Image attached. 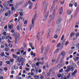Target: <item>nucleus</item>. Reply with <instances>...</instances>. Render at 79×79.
<instances>
[{"mask_svg": "<svg viewBox=\"0 0 79 79\" xmlns=\"http://www.w3.org/2000/svg\"><path fill=\"white\" fill-rule=\"evenodd\" d=\"M30 47H31V48L33 47L32 46L33 45H32V43H30Z\"/></svg>", "mask_w": 79, "mask_h": 79, "instance_id": "obj_62", "label": "nucleus"}, {"mask_svg": "<svg viewBox=\"0 0 79 79\" xmlns=\"http://www.w3.org/2000/svg\"><path fill=\"white\" fill-rule=\"evenodd\" d=\"M64 56L62 57V59H61L59 63V65L61 67L62 66H64V63L63 62V61L64 59Z\"/></svg>", "mask_w": 79, "mask_h": 79, "instance_id": "obj_6", "label": "nucleus"}, {"mask_svg": "<svg viewBox=\"0 0 79 79\" xmlns=\"http://www.w3.org/2000/svg\"><path fill=\"white\" fill-rule=\"evenodd\" d=\"M25 70L26 71H29V69L28 68L26 67L25 68Z\"/></svg>", "mask_w": 79, "mask_h": 79, "instance_id": "obj_54", "label": "nucleus"}, {"mask_svg": "<svg viewBox=\"0 0 79 79\" xmlns=\"http://www.w3.org/2000/svg\"><path fill=\"white\" fill-rule=\"evenodd\" d=\"M24 59H23V60H22V62H21V65H22V66H23V65H24Z\"/></svg>", "mask_w": 79, "mask_h": 79, "instance_id": "obj_22", "label": "nucleus"}, {"mask_svg": "<svg viewBox=\"0 0 79 79\" xmlns=\"http://www.w3.org/2000/svg\"><path fill=\"white\" fill-rule=\"evenodd\" d=\"M19 14H20V16H23V14L22 12H19Z\"/></svg>", "mask_w": 79, "mask_h": 79, "instance_id": "obj_37", "label": "nucleus"}, {"mask_svg": "<svg viewBox=\"0 0 79 79\" xmlns=\"http://www.w3.org/2000/svg\"><path fill=\"white\" fill-rule=\"evenodd\" d=\"M1 55L2 56H5V53L4 52H2L1 53Z\"/></svg>", "mask_w": 79, "mask_h": 79, "instance_id": "obj_28", "label": "nucleus"}, {"mask_svg": "<svg viewBox=\"0 0 79 79\" xmlns=\"http://www.w3.org/2000/svg\"><path fill=\"white\" fill-rule=\"evenodd\" d=\"M78 11H79V8H77L75 12L74 15V17H76V15H77V14L78 13Z\"/></svg>", "mask_w": 79, "mask_h": 79, "instance_id": "obj_13", "label": "nucleus"}, {"mask_svg": "<svg viewBox=\"0 0 79 79\" xmlns=\"http://www.w3.org/2000/svg\"><path fill=\"white\" fill-rule=\"evenodd\" d=\"M51 29H49L48 30V33L47 36V38H48L49 36H50V33H51Z\"/></svg>", "mask_w": 79, "mask_h": 79, "instance_id": "obj_12", "label": "nucleus"}, {"mask_svg": "<svg viewBox=\"0 0 79 79\" xmlns=\"http://www.w3.org/2000/svg\"><path fill=\"white\" fill-rule=\"evenodd\" d=\"M12 56H13V57L14 58H15V59L16 58H17V56L14 54H12Z\"/></svg>", "mask_w": 79, "mask_h": 79, "instance_id": "obj_26", "label": "nucleus"}, {"mask_svg": "<svg viewBox=\"0 0 79 79\" xmlns=\"http://www.w3.org/2000/svg\"><path fill=\"white\" fill-rule=\"evenodd\" d=\"M74 5L75 7H77V2H75L74 3Z\"/></svg>", "mask_w": 79, "mask_h": 79, "instance_id": "obj_35", "label": "nucleus"}, {"mask_svg": "<svg viewBox=\"0 0 79 79\" xmlns=\"http://www.w3.org/2000/svg\"><path fill=\"white\" fill-rule=\"evenodd\" d=\"M59 52V49H57L56 50H55L54 53H58Z\"/></svg>", "mask_w": 79, "mask_h": 79, "instance_id": "obj_20", "label": "nucleus"}, {"mask_svg": "<svg viewBox=\"0 0 79 79\" xmlns=\"http://www.w3.org/2000/svg\"><path fill=\"white\" fill-rule=\"evenodd\" d=\"M23 4V2H17L16 4V5L17 6H18L19 5H21V4Z\"/></svg>", "mask_w": 79, "mask_h": 79, "instance_id": "obj_15", "label": "nucleus"}, {"mask_svg": "<svg viewBox=\"0 0 79 79\" xmlns=\"http://www.w3.org/2000/svg\"><path fill=\"white\" fill-rule=\"evenodd\" d=\"M13 35L14 37H15V38H18L19 37V33H17L16 34V33H14L13 34Z\"/></svg>", "mask_w": 79, "mask_h": 79, "instance_id": "obj_10", "label": "nucleus"}, {"mask_svg": "<svg viewBox=\"0 0 79 79\" xmlns=\"http://www.w3.org/2000/svg\"><path fill=\"white\" fill-rule=\"evenodd\" d=\"M71 64L72 66H74L75 64L74 63V62H72Z\"/></svg>", "mask_w": 79, "mask_h": 79, "instance_id": "obj_60", "label": "nucleus"}, {"mask_svg": "<svg viewBox=\"0 0 79 79\" xmlns=\"http://www.w3.org/2000/svg\"><path fill=\"white\" fill-rule=\"evenodd\" d=\"M15 68H16V67L15 66H13L12 67V69L13 70H14V69H15Z\"/></svg>", "mask_w": 79, "mask_h": 79, "instance_id": "obj_53", "label": "nucleus"}, {"mask_svg": "<svg viewBox=\"0 0 79 79\" xmlns=\"http://www.w3.org/2000/svg\"><path fill=\"white\" fill-rule=\"evenodd\" d=\"M54 37L55 39H58V36L56 35H55Z\"/></svg>", "mask_w": 79, "mask_h": 79, "instance_id": "obj_38", "label": "nucleus"}, {"mask_svg": "<svg viewBox=\"0 0 79 79\" xmlns=\"http://www.w3.org/2000/svg\"><path fill=\"white\" fill-rule=\"evenodd\" d=\"M64 35H63L61 39V40H63V39H64Z\"/></svg>", "mask_w": 79, "mask_h": 79, "instance_id": "obj_40", "label": "nucleus"}, {"mask_svg": "<svg viewBox=\"0 0 79 79\" xmlns=\"http://www.w3.org/2000/svg\"><path fill=\"white\" fill-rule=\"evenodd\" d=\"M12 27H13V26L11 25H9V27L10 29H11L12 28Z\"/></svg>", "mask_w": 79, "mask_h": 79, "instance_id": "obj_27", "label": "nucleus"}, {"mask_svg": "<svg viewBox=\"0 0 79 79\" xmlns=\"http://www.w3.org/2000/svg\"><path fill=\"white\" fill-rule=\"evenodd\" d=\"M55 10H54V12H53V13H52V19H54V17H55Z\"/></svg>", "mask_w": 79, "mask_h": 79, "instance_id": "obj_19", "label": "nucleus"}, {"mask_svg": "<svg viewBox=\"0 0 79 79\" xmlns=\"http://www.w3.org/2000/svg\"><path fill=\"white\" fill-rule=\"evenodd\" d=\"M9 47H12V44H11L10 43L9 44Z\"/></svg>", "mask_w": 79, "mask_h": 79, "instance_id": "obj_47", "label": "nucleus"}, {"mask_svg": "<svg viewBox=\"0 0 79 79\" xmlns=\"http://www.w3.org/2000/svg\"><path fill=\"white\" fill-rule=\"evenodd\" d=\"M8 3L7 4V2L6 1L3 4V5L4 6H8V3H10V2L8 1H7Z\"/></svg>", "mask_w": 79, "mask_h": 79, "instance_id": "obj_11", "label": "nucleus"}, {"mask_svg": "<svg viewBox=\"0 0 79 79\" xmlns=\"http://www.w3.org/2000/svg\"><path fill=\"white\" fill-rule=\"evenodd\" d=\"M57 2V0H54L53 2V5L54 6L55 5V3H56Z\"/></svg>", "mask_w": 79, "mask_h": 79, "instance_id": "obj_30", "label": "nucleus"}, {"mask_svg": "<svg viewBox=\"0 0 79 79\" xmlns=\"http://www.w3.org/2000/svg\"><path fill=\"white\" fill-rule=\"evenodd\" d=\"M4 69L5 71H7L8 70V68L6 67H4Z\"/></svg>", "mask_w": 79, "mask_h": 79, "instance_id": "obj_51", "label": "nucleus"}, {"mask_svg": "<svg viewBox=\"0 0 79 79\" xmlns=\"http://www.w3.org/2000/svg\"><path fill=\"white\" fill-rule=\"evenodd\" d=\"M76 36L78 37L79 35V33H77L76 35Z\"/></svg>", "mask_w": 79, "mask_h": 79, "instance_id": "obj_52", "label": "nucleus"}, {"mask_svg": "<svg viewBox=\"0 0 79 79\" xmlns=\"http://www.w3.org/2000/svg\"><path fill=\"white\" fill-rule=\"evenodd\" d=\"M9 50V49L7 48H5V51H6V52H8Z\"/></svg>", "mask_w": 79, "mask_h": 79, "instance_id": "obj_44", "label": "nucleus"}, {"mask_svg": "<svg viewBox=\"0 0 79 79\" xmlns=\"http://www.w3.org/2000/svg\"><path fill=\"white\" fill-rule=\"evenodd\" d=\"M64 1L62 2H60V4H61V5H62L63 4H64Z\"/></svg>", "mask_w": 79, "mask_h": 79, "instance_id": "obj_55", "label": "nucleus"}, {"mask_svg": "<svg viewBox=\"0 0 79 79\" xmlns=\"http://www.w3.org/2000/svg\"><path fill=\"white\" fill-rule=\"evenodd\" d=\"M34 17L33 18V19L32 20L31 23H32L31 24V26L30 28V30L31 31V29L32 28H33L34 27V20H35V19H36V18H37V14H35Z\"/></svg>", "mask_w": 79, "mask_h": 79, "instance_id": "obj_1", "label": "nucleus"}, {"mask_svg": "<svg viewBox=\"0 0 79 79\" xmlns=\"http://www.w3.org/2000/svg\"><path fill=\"white\" fill-rule=\"evenodd\" d=\"M44 48V47H42V48H41V53H43Z\"/></svg>", "mask_w": 79, "mask_h": 79, "instance_id": "obj_36", "label": "nucleus"}, {"mask_svg": "<svg viewBox=\"0 0 79 79\" xmlns=\"http://www.w3.org/2000/svg\"><path fill=\"white\" fill-rule=\"evenodd\" d=\"M6 63L7 64H9L10 63V61H6Z\"/></svg>", "mask_w": 79, "mask_h": 79, "instance_id": "obj_42", "label": "nucleus"}, {"mask_svg": "<svg viewBox=\"0 0 79 79\" xmlns=\"http://www.w3.org/2000/svg\"><path fill=\"white\" fill-rule=\"evenodd\" d=\"M35 78H37V79H39V75H36L34 76Z\"/></svg>", "mask_w": 79, "mask_h": 79, "instance_id": "obj_32", "label": "nucleus"}, {"mask_svg": "<svg viewBox=\"0 0 79 79\" xmlns=\"http://www.w3.org/2000/svg\"><path fill=\"white\" fill-rule=\"evenodd\" d=\"M67 69L65 70V72L69 73L70 71H74V68L72 67L71 65L68 66L67 67Z\"/></svg>", "mask_w": 79, "mask_h": 79, "instance_id": "obj_2", "label": "nucleus"}, {"mask_svg": "<svg viewBox=\"0 0 79 79\" xmlns=\"http://www.w3.org/2000/svg\"><path fill=\"white\" fill-rule=\"evenodd\" d=\"M48 5V3L46 2V1H44L42 7L43 8H45V10H44V13H45V11L47 10V7Z\"/></svg>", "mask_w": 79, "mask_h": 79, "instance_id": "obj_4", "label": "nucleus"}, {"mask_svg": "<svg viewBox=\"0 0 79 79\" xmlns=\"http://www.w3.org/2000/svg\"><path fill=\"white\" fill-rule=\"evenodd\" d=\"M23 59H24V58H23L21 56H17L16 60H17L18 62L19 63L21 62V61H22Z\"/></svg>", "mask_w": 79, "mask_h": 79, "instance_id": "obj_5", "label": "nucleus"}, {"mask_svg": "<svg viewBox=\"0 0 79 79\" xmlns=\"http://www.w3.org/2000/svg\"><path fill=\"white\" fill-rule=\"evenodd\" d=\"M49 18H50V19H49L48 22L49 23H50L51 22H52V15H50V16H49Z\"/></svg>", "mask_w": 79, "mask_h": 79, "instance_id": "obj_14", "label": "nucleus"}, {"mask_svg": "<svg viewBox=\"0 0 79 79\" xmlns=\"http://www.w3.org/2000/svg\"><path fill=\"white\" fill-rule=\"evenodd\" d=\"M31 55H32V56L33 55V56H34V57H35V56L36 54H35V53H34V52H33V51H31Z\"/></svg>", "mask_w": 79, "mask_h": 79, "instance_id": "obj_16", "label": "nucleus"}, {"mask_svg": "<svg viewBox=\"0 0 79 79\" xmlns=\"http://www.w3.org/2000/svg\"><path fill=\"white\" fill-rule=\"evenodd\" d=\"M57 25L56 30V31H60V29H61V24H57Z\"/></svg>", "mask_w": 79, "mask_h": 79, "instance_id": "obj_7", "label": "nucleus"}, {"mask_svg": "<svg viewBox=\"0 0 79 79\" xmlns=\"http://www.w3.org/2000/svg\"><path fill=\"white\" fill-rule=\"evenodd\" d=\"M61 55L64 56V55H65V52H64V51L62 52L61 53Z\"/></svg>", "mask_w": 79, "mask_h": 79, "instance_id": "obj_23", "label": "nucleus"}, {"mask_svg": "<svg viewBox=\"0 0 79 79\" xmlns=\"http://www.w3.org/2000/svg\"><path fill=\"white\" fill-rule=\"evenodd\" d=\"M6 55H7V56H8L9 55H10V54H9V53H8L7 52H6Z\"/></svg>", "mask_w": 79, "mask_h": 79, "instance_id": "obj_57", "label": "nucleus"}, {"mask_svg": "<svg viewBox=\"0 0 79 79\" xmlns=\"http://www.w3.org/2000/svg\"><path fill=\"white\" fill-rule=\"evenodd\" d=\"M79 59V57H76L75 58V59H74V61L76 62V61L78 60Z\"/></svg>", "mask_w": 79, "mask_h": 79, "instance_id": "obj_24", "label": "nucleus"}, {"mask_svg": "<svg viewBox=\"0 0 79 79\" xmlns=\"http://www.w3.org/2000/svg\"><path fill=\"white\" fill-rule=\"evenodd\" d=\"M14 61V60H13V59H10V62H11V63H13V62Z\"/></svg>", "mask_w": 79, "mask_h": 79, "instance_id": "obj_46", "label": "nucleus"}, {"mask_svg": "<svg viewBox=\"0 0 79 79\" xmlns=\"http://www.w3.org/2000/svg\"><path fill=\"white\" fill-rule=\"evenodd\" d=\"M49 13V11H48V12L45 15L44 19H43V21H44L46 20L47 19V18H48V15Z\"/></svg>", "mask_w": 79, "mask_h": 79, "instance_id": "obj_8", "label": "nucleus"}, {"mask_svg": "<svg viewBox=\"0 0 79 79\" xmlns=\"http://www.w3.org/2000/svg\"><path fill=\"white\" fill-rule=\"evenodd\" d=\"M28 4H30V5L29 7V9H31L32 8V6L33 5V3L31 2V1H29L27 2H26V4L24 5V7H26L27 6Z\"/></svg>", "mask_w": 79, "mask_h": 79, "instance_id": "obj_3", "label": "nucleus"}, {"mask_svg": "<svg viewBox=\"0 0 79 79\" xmlns=\"http://www.w3.org/2000/svg\"><path fill=\"white\" fill-rule=\"evenodd\" d=\"M31 66H32V68H34V67L35 66V64H32L31 65Z\"/></svg>", "mask_w": 79, "mask_h": 79, "instance_id": "obj_45", "label": "nucleus"}, {"mask_svg": "<svg viewBox=\"0 0 79 79\" xmlns=\"http://www.w3.org/2000/svg\"><path fill=\"white\" fill-rule=\"evenodd\" d=\"M60 45H61V44L60 43H59L57 45V47H59L60 46Z\"/></svg>", "mask_w": 79, "mask_h": 79, "instance_id": "obj_41", "label": "nucleus"}, {"mask_svg": "<svg viewBox=\"0 0 79 79\" xmlns=\"http://www.w3.org/2000/svg\"><path fill=\"white\" fill-rule=\"evenodd\" d=\"M77 64L78 66H79V60H78L77 61Z\"/></svg>", "mask_w": 79, "mask_h": 79, "instance_id": "obj_64", "label": "nucleus"}, {"mask_svg": "<svg viewBox=\"0 0 79 79\" xmlns=\"http://www.w3.org/2000/svg\"><path fill=\"white\" fill-rule=\"evenodd\" d=\"M62 19H61L60 18H58V19H57V20L56 22V24H60V23L61 22Z\"/></svg>", "mask_w": 79, "mask_h": 79, "instance_id": "obj_9", "label": "nucleus"}, {"mask_svg": "<svg viewBox=\"0 0 79 79\" xmlns=\"http://www.w3.org/2000/svg\"><path fill=\"white\" fill-rule=\"evenodd\" d=\"M40 33H38L36 35V38L38 39V40H39V36L40 35Z\"/></svg>", "mask_w": 79, "mask_h": 79, "instance_id": "obj_18", "label": "nucleus"}, {"mask_svg": "<svg viewBox=\"0 0 79 79\" xmlns=\"http://www.w3.org/2000/svg\"><path fill=\"white\" fill-rule=\"evenodd\" d=\"M68 44H69V41H67L65 43V45L66 46Z\"/></svg>", "mask_w": 79, "mask_h": 79, "instance_id": "obj_33", "label": "nucleus"}, {"mask_svg": "<svg viewBox=\"0 0 79 79\" xmlns=\"http://www.w3.org/2000/svg\"><path fill=\"white\" fill-rule=\"evenodd\" d=\"M9 6H13V4H9Z\"/></svg>", "mask_w": 79, "mask_h": 79, "instance_id": "obj_63", "label": "nucleus"}, {"mask_svg": "<svg viewBox=\"0 0 79 79\" xmlns=\"http://www.w3.org/2000/svg\"><path fill=\"white\" fill-rule=\"evenodd\" d=\"M7 13L8 14V15H11V10H8Z\"/></svg>", "mask_w": 79, "mask_h": 79, "instance_id": "obj_21", "label": "nucleus"}, {"mask_svg": "<svg viewBox=\"0 0 79 79\" xmlns=\"http://www.w3.org/2000/svg\"><path fill=\"white\" fill-rule=\"evenodd\" d=\"M7 42H8V43H11V41H10V40H9V39L8 40Z\"/></svg>", "mask_w": 79, "mask_h": 79, "instance_id": "obj_56", "label": "nucleus"}, {"mask_svg": "<svg viewBox=\"0 0 79 79\" xmlns=\"http://www.w3.org/2000/svg\"><path fill=\"white\" fill-rule=\"evenodd\" d=\"M63 71V69H61L59 70V72L60 73H62Z\"/></svg>", "mask_w": 79, "mask_h": 79, "instance_id": "obj_39", "label": "nucleus"}, {"mask_svg": "<svg viewBox=\"0 0 79 79\" xmlns=\"http://www.w3.org/2000/svg\"><path fill=\"white\" fill-rule=\"evenodd\" d=\"M63 7H60V11H63Z\"/></svg>", "mask_w": 79, "mask_h": 79, "instance_id": "obj_34", "label": "nucleus"}, {"mask_svg": "<svg viewBox=\"0 0 79 79\" xmlns=\"http://www.w3.org/2000/svg\"><path fill=\"white\" fill-rule=\"evenodd\" d=\"M5 16H8V14L7 13V12H6L5 14Z\"/></svg>", "mask_w": 79, "mask_h": 79, "instance_id": "obj_59", "label": "nucleus"}, {"mask_svg": "<svg viewBox=\"0 0 79 79\" xmlns=\"http://www.w3.org/2000/svg\"><path fill=\"white\" fill-rule=\"evenodd\" d=\"M67 78L68 79L69 78H70L71 77V75H70V73H69L68 75L67 76Z\"/></svg>", "mask_w": 79, "mask_h": 79, "instance_id": "obj_29", "label": "nucleus"}, {"mask_svg": "<svg viewBox=\"0 0 79 79\" xmlns=\"http://www.w3.org/2000/svg\"><path fill=\"white\" fill-rule=\"evenodd\" d=\"M74 48H75V47L74 46L72 47L71 48V50H74Z\"/></svg>", "mask_w": 79, "mask_h": 79, "instance_id": "obj_58", "label": "nucleus"}, {"mask_svg": "<svg viewBox=\"0 0 79 79\" xmlns=\"http://www.w3.org/2000/svg\"><path fill=\"white\" fill-rule=\"evenodd\" d=\"M1 48H4V47H5V46H4V45H1Z\"/></svg>", "mask_w": 79, "mask_h": 79, "instance_id": "obj_61", "label": "nucleus"}, {"mask_svg": "<svg viewBox=\"0 0 79 79\" xmlns=\"http://www.w3.org/2000/svg\"><path fill=\"white\" fill-rule=\"evenodd\" d=\"M72 11H71V10H67V13L68 15H70L71 14Z\"/></svg>", "mask_w": 79, "mask_h": 79, "instance_id": "obj_17", "label": "nucleus"}, {"mask_svg": "<svg viewBox=\"0 0 79 79\" xmlns=\"http://www.w3.org/2000/svg\"><path fill=\"white\" fill-rule=\"evenodd\" d=\"M17 29L18 30H19V26L18 25L17 26Z\"/></svg>", "mask_w": 79, "mask_h": 79, "instance_id": "obj_49", "label": "nucleus"}, {"mask_svg": "<svg viewBox=\"0 0 79 79\" xmlns=\"http://www.w3.org/2000/svg\"><path fill=\"white\" fill-rule=\"evenodd\" d=\"M74 33L73 32H72L70 35V36H71L70 37L71 38L72 37L74 36Z\"/></svg>", "mask_w": 79, "mask_h": 79, "instance_id": "obj_25", "label": "nucleus"}, {"mask_svg": "<svg viewBox=\"0 0 79 79\" xmlns=\"http://www.w3.org/2000/svg\"><path fill=\"white\" fill-rule=\"evenodd\" d=\"M17 38L16 37L15 39V44H16L17 43H18V41H17Z\"/></svg>", "mask_w": 79, "mask_h": 79, "instance_id": "obj_31", "label": "nucleus"}, {"mask_svg": "<svg viewBox=\"0 0 79 79\" xmlns=\"http://www.w3.org/2000/svg\"><path fill=\"white\" fill-rule=\"evenodd\" d=\"M53 8H54V7L53 6H52L51 8L50 11L52 10L53 9Z\"/></svg>", "mask_w": 79, "mask_h": 79, "instance_id": "obj_43", "label": "nucleus"}, {"mask_svg": "<svg viewBox=\"0 0 79 79\" xmlns=\"http://www.w3.org/2000/svg\"><path fill=\"white\" fill-rule=\"evenodd\" d=\"M77 69H76L74 71L73 73H75V74H76L77 73Z\"/></svg>", "mask_w": 79, "mask_h": 79, "instance_id": "obj_48", "label": "nucleus"}, {"mask_svg": "<svg viewBox=\"0 0 79 79\" xmlns=\"http://www.w3.org/2000/svg\"><path fill=\"white\" fill-rule=\"evenodd\" d=\"M78 27H79V26H78V25H76L75 26V28H78Z\"/></svg>", "mask_w": 79, "mask_h": 79, "instance_id": "obj_50", "label": "nucleus"}]
</instances>
